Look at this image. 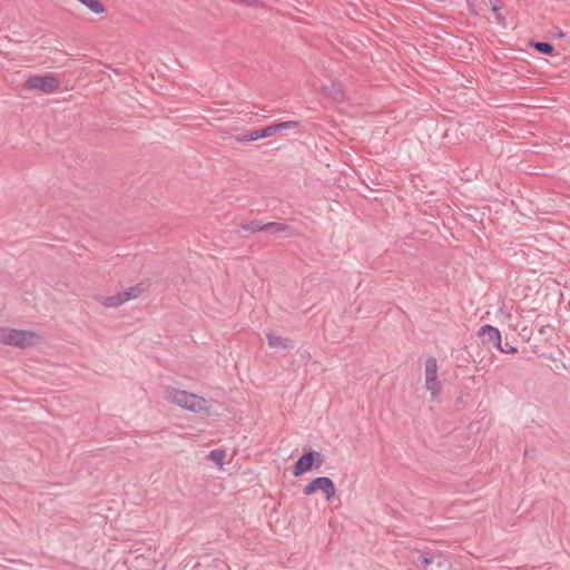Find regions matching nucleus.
I'll use <instances>...</instances> for the list:
<instances>
[{"label": "nucleus", "instance_id": "obj_22", "mask_svg": "<svg viewBox=\"0 0 570 570\" xmlns=\"http://www.w3.org/2000/svg\"><path fill=\"white\" fill-rule=\"evenodd\" d=\"M500 352L505 354H513L517 352V347L511 345L510 343H505L504 345L501 344V348H498Z\"/></svg>", "mask_w": 570, "mask_h": 570}, {"label": "nucleus", "instance_id": "obj_16", "mask_svg": "<svg viewBox=\"0 0 570 570\" xmlns=\"http://www.w3.org/2000/svg\"><path fill=\"white\" fill-rule=\"evenodd\" d=\"M438 363L436 360L431 356L425 362V377H438Z\"/></svg>", "mask_w": 570, "mask_h": 570}, {"label": "nucleus", "instance_id": "obj_8", "mask_svg": "<svg viewBox=\"0 0 570 570\" xmlns=\"http://www.w3.org/2000/svg\"><path fill=\"white\" fill-rule=\"evenodd\" d=\"M313 469V452L304 453L293 465V475L299 476Z\"/></svg>", "mask_w": 570, "mask_h": 570}, {"label": "nucleus", "instance_id": "obj_2", "mask_svg": "<svg viewBox=\"0 0 570 570\" xmlns=\"http://www.w3.org/2000/svg\"><path fill=\"white\" fill-rule=\"evenodd\" d=\"M40 336L32 331L0 327V343L20 348L33 346Z\"/></svg>", "mask_w": 570, "mask_h": 570}, {"label": "nucleus", "instance_id": "obj_18", "mask_svg": "<svg viewBox=\"0 0 570 570\" xmlns=\"http://www.w3.org/2000/svg\"><path fill=\"white\" fill-rule=\"evenodd\" d=\"M426 389L431 392L432 396H436L440 392L441 384L438 377H425Z\"/></svg>", "mask_w": 570, "mask_h": 570}, {"label": "nucleus", "instance_id": "obj_20", "mask_svg": "<svg viewBox=\"0 0 570 570\" xmlns=\"http://www.w3.org/2000/svg\"><path fill=\"white\" fill-rule=\"evenodd\" d=\"M313 468L320 469L324 464V455L321 452L313 451Z\"/></svg>", "mask_w": 570, "mask_h": 570}, {"label": "nucleus", "instance_id": "obj_21", "mask_svg": "<svg viewBox=\"0 0 570 570\" xmlns=\"http://www.w3.org/2000/svg\"><path fill=\"white\" fill-rule=\"evenodd\" d=\"M420 559H421V564H422L423 569L429 570V567L432 566L435 561V554H432V556L422 554Z\"/></svg>", "mask_w": 570, "mask_h": 570}, {"label": "nucleus", "instance_id": "obj_14", "mask_svg": "<svg viewBox=\"0 0 570 570\" xmlns=\"http://www.w3.org/2000/svg\"><path fill=\"white\" fill-rule=\"evenodd\" d=\"M83 6L96 14H101L106 11V7L100 0H86Z\"/></svg>", "mask_w": 570, "mask_h": 570}, {"label": "nucleus", "instance_id": "obj_15", "mask_svg": "<svg viewBox=\"0 0 570 570\" xmlns=\"http://www.w3.org/2000/svg\"><path fill=\"white\" fill-rule=\"evenodd\" d=\"M531 46L542 55L551 56L553 53V47L549 42L532 41Z\"/></svg>", "mask_w": 570, "mask_h": 570}, {"label": "nucleus", "instance_id": "obj_19", "mask_svg": "<svg viewBox=\"0 0 570 570\" xmlns=\"http://www.w3.org/2000/svg\"><path fill=\"white\" fill-rule=\"evenodd\" d=\"M275 129V135L285 130V129H289V128H295L299 125L298 121L296 120H287V121H282V122H275V124H272Z\"/></svg>", "mask_w": 570, "mask_h": 570}, {"label": "nucleus", "instance_id": "obj_1", "mask_svg": "<svg viewBox=\"0 0 570 570\" xmlns=\"http://www.w3.org/2000/svg\"><path fill=\"white\" fill-rule=\"evenodd\" d=\"M166 400L191 412H202L207 410V401L197 394L184 390H167Z\"/></svg>", "mask_w": 570, "mask_h": 570}, {"label": "nucleus", "instance_id": "obj_23", "mask_svg": "<svg viewBox=\"0 0 570 570\" xmlns=\"http://www.w3.org/2000/svg\"><path fill=\"white\" fill-rule=\"evenodd\" d=\"M315 492H316V490H315V488L313 487V482H312V481H311L308 484H306V485L304 487V489H303V493H304L305 495H307V497H308V495H312V494H313V493H315Z\"/></svg>", "mask_w": 570, "mask_h": 570}, {"label": "nucleus", "instance_id": "obj_10", "mask_svg": "<svg viewBox=\"0 0 570 570\" xmlns=\"http://www.w3.org/2000/svg\"><path fill=\"white\" fill-rule=\"evenodd\" d=\"M266 232H269L273 234H278V233H285L287 235L293 234L291 226H288L287 224L277 223V222L266 223Z\"/></svg>", "mask_w": 570, "mask_h": 570}, {"label": "nucleus", "instance_id": "obj_17", "mask_svg": "<svg viewBox=\"0 0 570 570\" xmlns=\"http://www.w3.org/2000/svg\"><path fill=\"white\" fill-rule=\"evenodd\" d=\"M208 458H209V460L215 462L217 465L222 466L224 464V461L226 458V452L220 449H215L209 452Z\"/></svg>", "mask_w": 570, "mask_h": 570}, {"label": "nucleus", "instance_id": "obj_24", "mask_svg": "<svg viewBox=\"0 0 570 570\" xmlns=\"http://www.w3.org/2000/svg\"><path fill=\"white\" fill-rule=\"evenodd\" d=\"M491 4L493 11H499L501 9L500 0H491Z\"/></svg>", "mask_w": 570, "mask_h": 570}, {"label": "nucleus", "instance_id": "obj_25", "mask_svg": "<svg viewBox=\"0 0 570 570\" xmlns=\"http://www.w3.org/2000/svg\"><path fill=\"white\" fill-rule=\"evenodd\" d=\"M78 1H79L81 4H83L86 0H78Z\"/></svg>", "mask_w": 570, "mask_h": 570}, {"label": "nucleus", "instance_id": "obj_26", "mask_svg": "<svg viewBox=\"0 0 570 570\" xmlns=\"http://www.w3.org/2000/svg\"><path fill=\"white\" fill-rule=\"evenodd\" d=\"M78 1H79L81 4H83L86 0H78Z\"/></svg>", "mask_w": 570, "mask_h": 570}, {"label": "nucleus", "instance_id": "obj_13", "mask_svg": "<svg viewBox=\"0 0 570 570\" xmlns=\"http://www.w3.org/2000/svg\"><path fill=\"white\" fill-rule=\"evenodd\" d=\"M267 342H268V345L274 348L287 347V340L283 338L279 335L273 334V333L267 334Z\"/></svg>", "mask_w": 570, "mask_h": 570}, {"label": "nucleus", "instance_id": "obj_11", "mask_svg": "<svg viewBox=\"0 0 570 570\" xmlns=\"http://www.w3.org/2000/svg\"><path fill=\"white\" fill-rule=\"evenodd\" d=\"M430 570H451V561L443 554H435V561Z\"/></svg>", "mask_w": 570, "mask_h": 570}, {"label": "nucleus", "instance_id": "obj_9", "mask_svg": "<svg viewBox=\"0 0 570 570\" xmlns=\"http://www.w3.org/2000/svg\"><path fill=\"white\" fill-rule=\"evenodd\" d=\"M322 94L334 102H343L345 99L344 92L337 82L322 86Z\"/></svg>", "mask_w": 570, "mask_h": 570}, {"label": "nucleus", "instance_id": "obj_6", "mask_svg": "<svg viewBox=\"0 0 570 570\" xmlns=\"http://www.w3.org/2000/svg\"><path fill=\"white\" fill-rule=\"evenodd\" d=\"M275 129L276 128H274L273 125H268L264 128L252 130L250 132H248L247 135H244L242 137H236V141L249 142V141H255V140L263 139L266 137H271V136L275 135Z\"/></svg>", "mask_w": 570, "mask_h": 570}, {"label": "nucleus", "instance_id": "obj_7", "mask_svg": "<svg viewBox=\"0 0 570 570\" xmlns=\"http://www.w3.org/2000/svg\"><path fill=\"white\" fill-rule=\"evenodd\" d=\"M479 336L485 337L487 342L491 343L495 348H501V333L497 327L485 324L480 327Z\"/></svg>", "mask_w": 570, "mask_h": 570}, {"label": "nucleus", "instance_id": "obj_3", "mask_svg": "<svg viewBox=\"0 0 570 570\" xmlns=\"http://www.w3.org/2000/svg\"><path fill=\"white\" fill-rule=\"evenodd\" d=\"M59 87L60 80L53 73L29 77L23 83L24 89H37L43 94H53Z\"/></svg>", "mask_w": 570, "mask_h": 570}, {"label": "nucleus", "instance_id": "obj_4", "mask_svg": "<svg viewBox=\"0 0 570 570\" xmlns=\"http://www.w3.org/2000/svg\"><path fill=\"white\" fill-rule=\"evenodd\" d=\"M141 293V286L135 285L115 295L104 297L101 304L106 307H118L130 299L139 297Z\"/></svg>", "mask_w": 570, "mask_h": 570}, {"label": "nucleus", "instance_id": "obj_12", "mask_svg": "<svg viewBox=\"0 0 570 570\" xmlns=\"http://www.w3.org/2000/svg\"><path fill=\"white\" fill-rule=\"evenodd\" d=\"M240 227L246 232L255 233L266 230V223H263L261 220L244 222L240 224Z\"/></svg>", "mask_w": 570, "mask_h": 570}, {"label": "nucleus", "instance_id": "obj_5", "mask_svg": "<svg viewBox=\"0 0 570 570\" xmlns=\"http://www.w3.org/2000/svg\"><path fill=\"white\" fill-rule=\"evenodd\" d=\"M312 482L316 491L320 490L324 493L326 501H331L335 497L336 489L331 478L317 476Z\"/></svg>", "mask_w": 570, "mask_h": 570}]
</instances>
